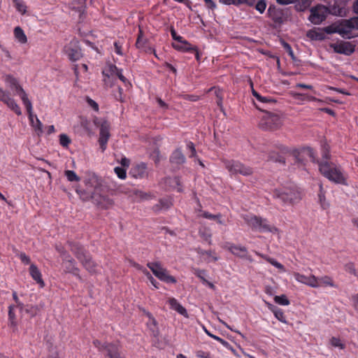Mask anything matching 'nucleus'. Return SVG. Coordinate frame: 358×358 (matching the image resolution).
Returning a JSON list of instances; mask_svg holds the SVG:
<instances>
[{
	"mask_svg": "<svg viewBox=\"0 0 358 358\" xmlns=\"http://www.w3.org/2000/svg\"><path fill=\"white\" fill-rule=\"evenodd\" d=\"M303 152L313 162L318 164L320 172L329 180L336 184L348 185L347 175L341 166L330 162H319L316 159L315 153L311 148H305Z\"/></svg>",
	"mask_w": 358,
	"mask_h": 358,
	"instance_id": "1",
	"label": "nucleus"
},
{
	"mask_svg": "<svg viewBox=\"0 0 358 358\" xmlns=\"http://www.w3.org/2000/svg\"><path fill=\"white\" fill-rule=\"evenodd\" d=\"M273 197L284 205H294L301 199L299 188L293 184L275 189Z\"/></svg>",
	"mask_w": 358,
	"mask_h": 358,
	"instance_id": "2",
	"label": "nucleus"
},
{
	"mask_svg": "<svg viewBox=\"0 0 358 358\" xmlns=\"http://www.w3.org/2000/svg\"><path fill=\"white\" fill-rule=\"evenodd\" d=\"M71 250L76 255L77 259L82 264L83 267L90 273H96L99 271V266L95 263L90 255L83 246L80 245L72 243L70 244Z\"/></svg>",
	"mask_w": 358,
	"mask_h": 358,
	"instance_id": "3",
	"label": "nucleus"
},
{
	"mask_svg": "<svg viewBox=\"0 0 358 358\" xmlns=\"http://www.w3.org/2000/svg\"><path fill=\"white\" fill-rule=\"evenodd\" d=\"M243 219L249 227H250L253 230L259 232L275 233L278 231L277 228L271 225L266 219H263L260 217L250 215L244 216Z\"/></svg>",
	"mask_w": 358,
	"mask_h": 358,
	"instance_id": "4",
	"label": "nucleus"
},
{
	"mask_svg": "<svg viewBox=\"0 0 358 358\" xmlns=\"http://www.w3.org/2000/svg\"><path fill=\"white\" fill-rule=\"evenodd\" d=\"M224 167L231 175L241 174L244 176H249L253 173V169L239 161L236 160H223Z\"/></svg>",
	"mask_w": 358,
	"mask_h": 358,
	"instance_id": "5",
	"label": "nucleus"
},
{
	"mask_svg": "<svg viewBox=\"0 0 358 358\" xmlns=\"http://www.w3.org/2000/svg\"><path fill=\"white\" fill-rule=\"evenodd\" d=\"M338 22L339 35L345 38L354 37L353 31L358 30V17H354L350 20H342Z\"/></svg>",
	"mask_w": 358,
	"mask_h": 358,
	"instance_id": "6",
	"label": "nucleus"
},
{
	"mask_svg": "<svg viewBox=\"0 0 358 358\" xmlns=\"http://www.w3.org/2000/svg\"><path fill=\"white\" fill-rule=\"evenodd\" d=\"M148 267L152 271L153 274L160 280L166 283H176V279L169 274L167 270L164 268L159 262H149Z\"/></svg>",
	"mask_w": 358,
	"mask_h": 358,
	"instance_id": "7",
	"label": "nucleus"
},
{
	"mask_svg": "<svg viewBox=\"0 0 358 358\" xmlns=\"http://www.w3.org/2000/svg\"><path fill=\"white\" fill-rule=\"evenodd\" d=\"M282 121L280 116L275 113L266 112L262 116L259 127L263 129H275L280 127Z\"/></svg>",
	"mask_w": 358,
	"mask_h": 358,
	"instance_id": "8",
	"label": "nucleus"
},
{
	"mask_svg": "<svg viewBox=\"0 0 358 358\" xmlns=\"http://www.w3.org/2000/svg\"><path fill=\"white\" fill-rule=\"evenodd\" d=\"M4 81L7 86L13 92L14 94L20 97L22 102H28L29 98L27 94L15 78L11 75H6L4 76Z\"/></svg>",
	"mask_w": 358,
	"mask_h": 358,
	"instance_id": "9",
	"label": "nucleus"
},
{
	"mask_svg": "<svg viewBox=\"0 0 358 358\" xmlns=\"http://www.w3.org/2000/svg\"><path fill=\"white\" fill-rule=\"evenodd\" d=\"M0 101L6 104L16 115H21L22 110L9 92L0 86Z\"/></svg>",
	"mask_w": 358,
	"mask_h": 358,
	"instance_id": "10",
	"label": "nucleus"
},
{
	"mask_svg": "<svg viewBox=\"0 0 358 358\" xmlns=\"http://www.w3.org/2000/svg\"><path fill=\"white\" fill-rule=\"evenodd\" d=\"M64 51L68 58L72 62L80 59L83 56L78 41L76 40H72L67 44L64 47Z\"/></svg>",
	"mask_w": 358,
	"mask_h": 358,
	"instance_id": "11",
	"label": "nucleus"
},
{
	"mask_svg": "<svg viewBox=\"0 0 358 358\" xmlns=\"http://www.w3.org/2000/svg\"><path fill=\"white\" fill-rule=\"evenodd\" d=\"M93 343L99 351H102L103 350H106L107 355L109 357V358H123L120 353L119 347L115 344H102L98 340H94Z\"/></svg>",
	"mask_w": 358,
	"mask_h": 358,
	"instance_id": "12",
	"label": "nucleus"
},
{
	"mask_svg": "<svg viewBox=\"0 0 358 358\" xmlns=\"http://www.w3.org/2000/svg\"><path fill=\"white\" fill-rule=\"evenodd\" d=\"M110 136V124L108 121L104 120L100 124L99 138V144L102 152H104L107 148Z\"/></svg>",
	"mask_w": 358,
	"mask_h": 358,
	"instance_id": "13",
	"label": "nucleus"
},
{
	"mask_svg": "<svg viewBox=\"0 0 358 358\" xmlns=\"http://www.w3.org/2000/svg\"><path fill=\"white\" fill-rule=\"evenodd\" d=\"M327 14V8L325 6H319L310 9L309 20L315 24H320L325 20Z\"/></svg>",
	"mask_w": 358,
	"mask_h": 358,
	"instance_id": "14",
	"label": "nucleus"
},
{
	"mask_svg": "<svg viewBox=\"0 0 358 358\" xmlns=\"http://www.w3.org/2000/svg\"><path fill=\"white\" fill-rule=\"evenodd\" d=\"M294 277L296 281L305 284L311 287L317 288L320 286L317 278H316L314 275H310L308 276H306L299 273H294Z\"/></svg>",
	"mask_w": 358,
	"mask_h": 358,
	"instance_id": "15",
	"label": "nucleus"
},
{
	"mask_svg": "<svg viewBox=\"0 0 358 358\" xmlns=\"http://www.w3.org/2000/svg\"><path fill=\"white\" fill-rule=\"evenodd\" d=\"M331 46L334 48V52L339 54L350 55L355 51L354 46L348 42H342L338 44H334Z\"/></svg>",
	"mask_w": 358,
	"mask_h": 358,
	"instance_id": "16",
	"label": "nucleus"
},
{
	"mask_svg": "<svg viewBox=\"0 0 358 358\" xmlns=\"http://www.w3.org/2000/svg\"><path fill=\"white\" fill-rule=\"evenodd\" d=\"M65 264V269L66 272L71 273L76 275L79 279H81L79 275V269L76 265V262L70 256L66 255L64 259Z\"/></svg>",
	"mask_w": 358,
	"mask_h": 358,
	"instance_id": "17",
	"label": "nucleus"
},
{
	"mask_svg": "<svg viewBox=\"0 0 358 358\" xmlns=\"http://www.w3.org/2000/svg\"><path fill=\"white\" fill-rule=\"evenodd\" d=\"M225 248L233 255L238 257L243 258V257H246L248 250L244 246L236 245L233 243H227Z\"/></svg>",
	"mask_w": 358,
	"mask_h": 358,
	"instance_id": "18",
	"label": "nucleus"
},
{
	"mask_svg": "<svg viewBox=\"0 0 358 358\" xmlns=\"http://www.w3.org/2000/svg\"><path fill=\"white\" fill-rule=\"evenodd\" d=\"M29 273L33 280L39 285L40 287H43L45 286V282L42 278L41 273L35 264H30Z\"/></svg>",
	"mask_w": 358,
	"mask_h": 358,
	"instance_id": "19",
	"label": "nucleus"
},
{
	"mask_svg": "<svg viewBox=\"0 0 358 358\" xmlns=\"http://www.w3.org/2000/svg\"><path fill=\"white\" fill-rule=\"evenodd\" d=\"M170 162L172 164L179 166L183 164L186 158L180 148L175 150L170 156Z\"/></svg>",
	"mask_w": 358,
	"mask_h": 358,
	"instance_id": "20",
	"label": "nucleus"
},
{
	"mask_svg": "<svg viewBox=\"0 0 358 358\" xmlns=\"http://www.w3.org/2000/svg\"><path fill=\"white\" fill-rule=\"evenodd\" d=\"M268 15L275 23H281L282 22V13L274 6H270L267 10Z\"/></svg>",
	"mask_w": 358,
	"mask_h": 358,
	"instance_id": "21",
	"label": "nucleus"
},
{
	"mask_svg": "<svg viewBox=\"0 0 358 358\" xmlns=\"http://www.w3.org/2000/svg\"><path fill=\"white\" fill-rule=\"evenodd\" d=\"M168 302L171 309L177 311L183 316L187 317L186 309L175 298L169 299Z\"/></svg>",
	"mask_w": 358,
	"mask_h": 358,
	"instance_id": "22",
	"label": "nucleus"
},
{
	"mask_svg": "<svg viewBox=\"0 0 358 358\" xmlns=\"http://www.w3.org/2000/svg\"><path fill=\"white\" fill-rule=\"evenodd\" d=\"M329 13L334 15L344 16L345 15V8L341 3L337 1L329 7Z\"/></svg>",
	"mask_w": 358,
	"mask_h": 358,
	"instance_id": "23",
	"label": "nucleus"
},
{
	"mask_svg": "<svg viewBox=\"0 0 358 358\" xmlns=\"http://www.w3.org/2000/svg\"><path fill=\"white\" fill-rule=\"evenodd\" d=\"M306 36L311 40H315V41H322L325 38V34H324V29L320 30V29H314L309 30L307 32Z\"/></svg>",
	"mask_w": 358,
	"mask_h": 358,
	"instance_id": "24",
	"label": "nucleus"
},
{
	"mask_svg": "<svg viewBox=\"0 0 358 358\" xmlns=\"http://www.w3.org/2000/svg\"><path fill=\"white\" fill-rule=\"evenodd\" d=\"M164 182L172 188H177L178 192L182 191L180 180L178 177H168L164 179Z\"/></svg>",
	"mask_w": 358,
	"mask_h": 358,
	"instance_id": "25",
	"label": "nucleus"
},
{
	"mask_svg": "<svg viewBox=\"0 0 358 358\" xmlns=\"http://www.w3.org/2000/svg\"><path fill=\"white\" fill-rule=\"evenodd\" d=\"M198 253L201 257L206 256L204 259L207 262H215L218 259V257L215 255V252L212 250H199Z\"/></svg>",
	"mask_w": 358,
	"mask_h": 358,
	"instance_id": "26",
	"label": "nucleus"
},
{
	"mask_svg": "<svg viewBox=\"0 0 358 358\" xmlns=\"http://www.w3.org/2000/svg\"><path fill=\"white\" fill-rule=\"evenodd\" d=\"M255 254L257 255H258V256L261 257L262 258L264 259L265 260H266L268 262H269L271 264H272L273 266H274L277 268L280 269V270H282L283 271H285L283 265L281 264L280 263H279L278 262H277L275 259H274L273 258H271V257H268L267 255L262 254V253H260L259 252L255 251Z\"/></svg>",
	"mask_w": 358,
	"mask_h": 358,
	"instance_id": "27",
	"label": "nucleus"
},
{
	"mask_svg": "<svg viewBox=\"0 0 358 358\" xmlns=\"http://www.w3.org/2000/svg\"><path fill=\"white\" fill-rule=\"evenodd\" d=\"M119 69L113 64H108L107 66L102 71L103 75L105 77L110 78L111 76H116V73L118 72Z\"/></svg>",
	"mask_w": 358,
	"mask_h": 358,
	"instance_id": "28",
	"label": "nucleus"
},
{
	"mask_svg": "<svg viewBox=\"0 0 358 358\" xmlns=\"http://www.w3.org/2000/svg\"><path fill=\"white\" fill-rule=\"evenodd\" d=\"M22 103L27 109V113L29 115V120L31 125L35 126L34 121H35V115H34L33 113V108H32V103H31V101L29 99H28L27 103V101H23Z\"/></svg>",
	"mask_w": 358,
	"mask_h": 358,
	"instance_id": "29",
	"label": "nucleus"
},
{
	"mask_svg": "<svg viewBox=\"0 0 358 358\" xmlns=\"http://www.w3.org/2000/svg\"><path fill=\"white\" fill-rule=\"evenodd\" d=\"M14 34L15 38L20 43H27V36L24 32V31L20 27H17L14 29Z\"/></svg>",
	"mask_w": 358,
	"mask_h": 358,
	"instance_id": "30",
	"label": "nucleus"
},
{
	"mask_svg": "<svg viewBox=\"0 0 358 358\" xmlns=\"http://www.w3.org/2000/svg\"><path fill=\"white\" fill-rule=\"evenodd\" d=\"M319 280V283L321 285L324 286H329L331 287H337V285L334 283L333 279L328 275L322 276L321 278H317Z\"/></svg>",
	"mask_w": 358,
	"mask_h": 358,
	"instance_id": "31",
	"label": "nucleus"
},
{
	"mask_svg": "<svg viewBox=\"0 0 358 358\" xmlns=\"http://www.w3.org/2000/svg\"><path fill=\"white\" fill-rule=\"evenodd\" d=\"M252 95L261 103L266 104H273L275 102V100L268 97L260 95L255 90H252Z\"/></svg>",
	"mask_w": 358,
	"mask_h": 358,
	"instance_id": "32",
	"label": "nucleus"
},
{
	"mask_svg": "<svg viewBox=\"0 0 358 358\" xmlns=\"http://www.w3.org/2000/svg\"><path fill=\"white\" fill-rule=\"evenodd\" d=\"M15 308V306H10L9 310H8V320H9L10 325L13 329H16V327H17L16 316L14 313Z\"/></svg>",
	"mask_w": 358,
	"mask_h": 358,
	"instance_id": "33",
	"label": "nucleus"
},
{
	"mask_svg": "<svg viewBox=\"0 0 358 358\" xmlns=\"http://www.w3.org/2000/svg\"><path fill=\"white\" fill-rule=\"evenodd\" d=\"M135 172L134 176L136 178H143L146 175V166L145 164H141L136 166L134 169Z\"/></svg>",
	"mask_w": 358,
	"mask_h": 358,
	"instance_id": "34",
	"label": "nucleus"
},
{
	"mask_svg": "<svg viewBox=\"0 0 358 358\" xmlns=\"http://www.w3.org/2000/svg\"><path fill=\"white\" fill-rule=\"evenodd\" d=\"M133 194L134 196V199L137 201L146 200L151 197V196L148 193L136 189L133 190Z\"/></svg>",
	"mask_w": 358,
	"mask_h": 358,
	"instance_id": "35",
	"label": "nucleus"
},
{
	"mask_svg": "<svg viewBox=\"0 0 358 358\" xmlns=\"http://www.w3.org/2000/svg\"><path fill=\"white\" fill-rule=\"evenodd\" d=\"M297 3L296 4V10L299 11H303L307 9L311 3V0H296Z\"/></svg>",
	"mask_w": 358,
	"mask_h": 358,
	"instance_id": "36",
	"label": "nucleus"
},
{
	"mask_svg": "<svg viewBox=\"0 0 358 358\" xmlns=\"http://www.w3.org/2000/svg\"><path fill=\"white\" fill-rule=\"evenodd\" d=\"M338 27H339L338 22H337L333 23L332 24H331L329 26L324 27L323 29H324V34H331L337 33L339 34V28Z\"/></svg>",
	"mask_w": 358,
	"mask_h": 358,
	"instance_id": "37",
	"label": "nucleus"
},
{
	"mask_svg": "<svg viewBox=\"0 0 358 358\" xmlns=\"http://www.w3.org/2000/svg\"><path fill=\"white\" fill-rule=\"evenodd\" d=\"M318 196H319V201H320L322 208L324 209L327 208L329 207V204L326 201L324 193L323 192V187L321 184L320 185V193L318 194Z\"/></svg>",
	"mask_w": 358,
	"mask_h": 358,
	"instance_id": "38",
	"label": "nucleus"
},
{
	"mask_svg": "<svg viewBox=\"0 0 358 358\" xmlns=\"http://www.w3.org/2000/svg\"><path fill=\"white\" fill-rule=\"evenodd\" d=\"M180 45H175L173 44V46L176 50H180L183 51H189L191 50H194L192 47H191V45L185 40H183V42H180Z\"/></svg>",
	"mask_w": 358,
	"mask_h": 358,
	"instance_id": "39",
	"label": "nucleus"
},
{
	"mask_svg": "<svg viewBox=\"0 0 358 358\" xmlns=\"http://www.w3.org/2000/svg\"><path fill=\"white\" fill-rule=\"evenodd\" d=\"M22 310L25 311L31 317H34L38 313L39 308L36 306L28 305L24 307Z\"/></svg>",
	"mask_w": 358,
	"mask_h": 358,
	"instance_id": "40",
	"label": "nucleus"
},
{
	"mask_svg": "<svg viewBox=\"0 0 358 358\" xmlns=\"http://www.w3.org/2000/svg\"><path fill=\"white\" fill-rule=\"evenodd\" d=\"M330 344L334 347L338 348L341 350H343L345 348V344L342 342V341L337 337H332L330 341Z\"/></svg>",
	"mask_w": 358,
	"mask_h": 358,
	"instance_id": "41",
	"label": "nucleus"
},
{
	"mask_svg": "<svg viewBox=\"0 0 358 358\" xmlns=\"http://www.w3.org/2000/svg\"><path fill=\"white\" fill-rule=\"evenodd\" d=\"M65 176L67 178L68 180L70 182L74 181H80V178L77 176L75 171L71 170H67L64 173Z\"/></svg>",
	"mask_w": 358,
	"mask_h": 358,
	"instance_id": "42",
	"label": "nucleus"
},
{
	"mask_svg": "<svg viewBox=\"0 0 358 358\" xmlns=\"http://www.w3.org/2000/svg\"><path fill=\"white\" fill-rule=\"evenodd\" d=\"M273 313L275 317L279 321H280L281 322L285 323V324L287 323V320H286L285 316L284 315L283 311L281 309H280L278 308H277L276 309H273Z\"/></svg>",
	"mask_w": 358,
	"mask_h": 358,
	"instance_id": "43",
	"label": "nucleus"
},
{
	"mask_svg": "<svg viewBox=\"0 0 358 358\" xmlns=\"http://www.w3.org/2000/svg\"><path fill=\"white\" fill-rule=\"evenodd\" d=\"M59 143L64 148H67L69 145L71 143V140L66 134H62L59 135Z\"/></svg>",
	"mask_w": 358,
	"mask_h": 358,
	"instance_id": "44",
	"label": "nucleus"
},
{
	"mask_svg": "<svg viewBox=\"0 0 358 358\" xmlns=\"http://www.w3.org/2000/svg\"><path fill=\"white\" fill-rule=\"evenodd\" d=\"M274 301L275 303L282 306H288L289 304V301L284 294H282L280 296H275L274 297Z\"/></svg>",
	"mask_w": 358,
	"mask_h": 358,
	"instance_id": "45",
	"label": "nucleus"
},
{
	"mask_svg": "<svg viewBox=\"0 0 358 358\" xmlns=\"http://www.w3.org/2000/svg\"><path fill=\"white\" fill-rule=\"evenodd\" d=\"M194 275L196 277H198L201 280L203 284L206 283L207 280L206 278V272L205 270H201V269L196 268L194 271Z\"/></svg>",
	"mask_w": 358,
	"mask_h": 358,
	"instance_id": "46",
	"label": "nucleus"
},
{
	"mask_svg": "<svg viewBox=\"0 0 358 358\" xmlns=\"http://www.w3.org/2000/svg\"><path fill=\"white\" fill-rule=\"evenodd\" d=\"M35 126H32L34 129H35V131L36 133L40 136L42 133H43V124L41 123V122L39 120V119L38 118V117L36 115H35Z\"/></svg>",
	"mask_w": 358,
	"mask_h": 358,
	"instance_id": "47",
	"label": "nucleus"
},
{
	"mask_svg": "<svg viewBox=\"0 0 358 358\" xmlns=\"http://www.w3.org/2000/svg\"><path fill=\"white\" fill-rule=\"evenodd\" d=\"M344 269L346 272L352 275H354L355 276L357 275L355 264L352 262H348L345 264L344 266Z\"/></svg>",
	"mask_w": 358,
	"mask_h": 358,
	"instance_id": "48",
	"label": "nucleus"
},
{
	"mask_svg": "<svg viewBox=\"0 0 358 358\" xmlns=\"http://www.w3.org/2000/svg\"><path fill=\"white\" fill-rule=\"evenodd\" d=\"M15 3L16 9L22 14L26 13V6L22 0H13Z\"/></svg>",
	"mask_w": 358,
	"mask_h": 358,
	"instance_id": "49",
	"label": "nucleus"
},
{
	"mask_svg": "<svg viewBox=\"0 0 358 358\" xmlns=\"http://www.w3.org/2000/svg\"><path fill=\"white\" fill-rule=\"evenodd\" d=\"M205 331L209 336H210V337L213 338L214 339H215L216 341H219L223 346H224L227 348H230V344L227 341H224V339H222L217 336H215V335L210 334L206 329Z\"/></svg>",
	"mask_w": 358,
	"mask_h": 358,
	"instance_id": "50",
	"label": "nucleus"
},
{
	"mask_svg": "<svg viewBox=\"0 0 358 358\" xmlns=\"http://www.w3.org/2000/svg\"><path fill=\"white\" fill-rule=\"evenodd\" d=\"M115 173L120 179H125L127 177L126 169L122 167L117 166L114 169Z\"/></svg>",
	"mask_w": 358,
	"mask_h": 358,
	"instance_id": "51",
	"label": "nucleus"
},
{
	"mask_svg": "<svg viewBox=\"0 0 358 358\" xmlns=\"http://www.w3.org/2000/svg\"><path fill=\"white\" fill-rule=\"evenodd\" d=\"M266 8V3L265 0H259L255 5V8L260 13H263Z\"/></svg>",
	"mask_w": 358,
	"mask_h": 358,
	"instance_id": "52",
	"label": "nucleus"
},
{
	"mask_svg": "<svg viewBox=\"0 0 358 358\" xmlns=\"http://www.w3.org/2000/svg\"><path fill=\"white\" fill-rule=\"evenodd\" d=\"M330 159V154L329 152V147L327 145L322 146V160L321 162H329Z\"/></svg>",
	"mask_w": 358,
	"mask_h": 358,
	"instance_id": "53",
	"label": "nucleus"
},
{
	"mask_svg": "<svg viewBox=\"0 0 358 358\" xmlns=\"http://www.w3.org/2000/svg\"><path fill=\"white\" fill-rule=\"evenodd\" d=\"M198 216L203 217L204 218H206L208 220H215L216 217H219V215H217V214L213 215L208 212H201V213L198 215Z\"/></svg>",
	"mask_w": 358,
	"mask_h": 358,
	"instance_id": "54",
	"label": "nucleus"
},
{
	"mask_svg": "<svg viewBox=\"0 0 358 358\" xmlns=\"http://www.w3.org/2000/svg\"><path fill=\"white\" fill-rule=\"evenodd\" d=\"M142 36H143V33H142V31L140 29L139 34H138V38H137V41L136 43V45L138 48H143L145 43V41L143 39Z\"/></svg>",
	"mask_w": 358,
	"mask_h": 358,
	"instance_id": "55",
	"label": "nucleus"
},
{
	"mask_svg": "<svg viewBox=\"0 0 358 358\" xmlns=\"http://www.w3.org/2000/svg\"><path fill=\"white\" fill-rule=\"evenodd\" d=\"M282 45H283L285 50L289 54V55L292 57V59H294L295 57H294V52H293L290 45L285 41L282 43Z\"/></svg>",
	"mask_w": 358,
	"mask_h": 358,
	"instance_id": "56",
	"label": "nucleus"
},
{
	"mask_svg": "<svg viewBox=\"0 0 358 358\" xmlns=\"http://www.w3.org/2000/svg\"><path fill=\"white\" fill-rule=\"evenodd\" d=\"M187 148L189 149L191 152L189 157H195L196 156L195 147L192 142L189 141L187 143Z\"/></svg>",
	"mask_w": 358,
	"mask_h": 358,
	"instance_id": "57",
	"label": "nucleus"
},
{
	"mask_svg": "<svg viewBox=\"0 0 358 358\" xmlns=\"http://www.w3.org/2000/svg\"><path fill=\"white\" fill-rule=\"evenodd\" d=\"M87 102L89 104L90 106H91L94 110L98 111L99 110V106L97 103L92 100V99L87 97Z\"/></svg>",
	"mask_w": 358,
	"mask_h": 358,
	"instance_id": "58",
	"label": "nucleus"
},
{
	"mask_svg": "<svg viewBox=\"0 0 358 358\" xmlns=\"http://www.w3.org/2000/svg\"><path fill=\"white\" fill-rule=\"evenodd\" d=\"M115 52L119 55H123V52L122 50V44L119 41H115L114 43Z\"/></svg>",
	"mask_w": 358,
	"mask_h": 358,
	"instance_id": "59",
	"label": "nucleus"
},
{
	"mask_svg": "<svg viewBox=\"0 0 358 358\" xmlns=\"http://www.w3.org/2000/svg\"><path fill=\"white\" fill-rule=\"evenodd\" d=\"M171 36L172 38L175 40V41H177L178 42H183V38L182 36H178L177 34H176V30L173 29V28H171Z\"/></svg>",
	"mask_w": 358,
	"mask_h": 358,
	"instance_id": "60",
	"label": "nucleus"
},
{
	"mask_svg": "<svg viewBox=\"0 0 358 358\" xmlns=\"http://www.w3.org/2000/svg\"><path fill=\"white\" fill-rule=\"evenodd\" d=\"M20 259L22 261V262L24 263V264H29L31 263L30 258L27 255H26L25 253H21L20 255Z\"/></svg>",
	"mask_w": 358,
	"mask_h": 358,
	"instance_id": "61",
	"label": "nucleus"
},
{
	"mask_svg": "<svg viewBox=\"0 0 358 358\" xmlns=\"http://www.w3.org/2000/svg\"><path fill=\"white\" fill-rule=\"evenodd\" d=\"M13 298L17 303L16 307H18L20 310H22L24 308V305L19 301L17 293L15 292H13Z\"/></svg>",
	"mask_w": 358,
	"mask_h": 358,
	"instance_id": "62",
	"label": "nucleus"
},
{
	"mask_svg": "<svg viewBox=\"0 0 358 358\" xmlns=\"http://www.w3.org/2000/svg\"><path fill=\"white\" fill-rule=\"evenodd\" d=\"M117 77L124 84H127L128 83L127 79L123 76L122 74V70L120 69L118 70V72L116 73Z\"/></svg>",
	"mask_w": 358,
	"mask_h": 358,
	"instance_id": "63",
	"label": "nucleus"
},
{
	"mask_svg": "<svg viewBox=\"0 0 358 358\" xmlns=\"http://www.w3.org/2000/svg\"><path fill=\"white\" fill-rule=\"evenodd\" d=\"M352 303H353L354 308H355L356 310L358 311V294L354 295L352 297Z\"/></svg>",
	"mask_w": 358,
	"mask_h": 358,
	"instance_id": "64",
	"label": "nucleus"
}]
</instances>
